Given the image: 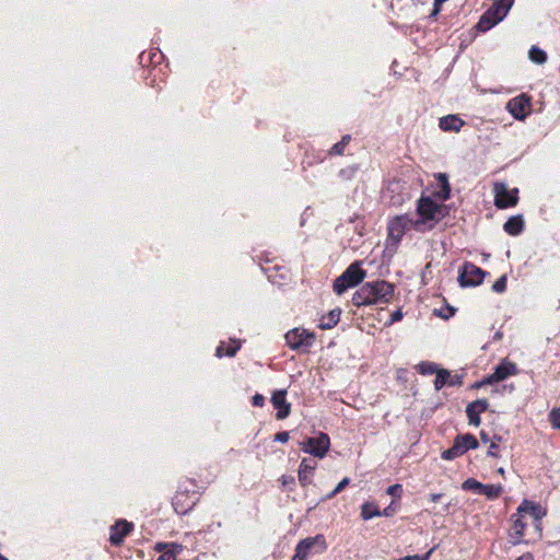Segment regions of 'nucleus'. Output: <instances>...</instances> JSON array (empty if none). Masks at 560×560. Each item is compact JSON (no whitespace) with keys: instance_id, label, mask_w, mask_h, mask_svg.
I'll use <instances>...</instances> for the list:
<instances>
[{"instance_id":"f257e3e1","label":"nucleus","mask_w":560,"mask_h":560,"mask_svg":"<svg viewBox=\"0 0 560 560\" xmlns=\"http://www.w3.org/2000/svg\"><path fill=\"white\" fill-rule=\"evenodd\" d=\"M394 295V285L385 280L366 282L353 294L355 306L388 303Z\"/></svg>"},{"instance_id":"f03ea898","label":"nucleus","mask_w":560,"mask_h":560,"mask_svg":"<svg viewBox=\"0 0 560 560\" xmlns=\"http://www.w3.org/2000/svg\"><path fill=\"white\" fill-rule=\"evenodd\" d=\"M443 208L433 201L430 197H421L417 206V219H415V230L424 232L431 230L442 219Z\"/></svg>"},{"instance_id":"7ed1b4c3","label":"nucleus","mask_w":560,"mask_h":560,"mask_svg":"<svg viewBox=\"0 0 560 560\" xmlns=\"http://www.w3.org/2000/svg\"><path fill=\"white\" fill-rule=\"evenodd\" d=\"M366 272L360 267L359 262L351 264L341 276L334 282V291L337 294H342L349 288H353L363 281Z\"/></svg>"},{"instance_id":"20e7f679","label":"nucleus","mask_w":560,"mask_h":560,"mask_svg":"<svg viewBox=\"0 0 560 560\" xmlns=\"http://www.w3.org/2000/svg\"><path fill=\"white\" fill-rule=\"evenodd\" d=\"M326 548L327 545L323 535L307 537L296 545L292 560H307L311 555L323 552Z\"/></svg>"},{"instance_id":"39448f33","label":"nucleus","mask_w":560,"mask_h":560,"mask_svg":"<svg viewBox=\"0 0 560 560\" xmlns=\"http://www.w3.org/2000/svg\"><path fill=\"white\" fill-rule=\"evenodd\" d=\"M284 338L292 350L307 352L315 341V334L304 328H293L285 334Z\"/></svg>"},{"instance_id":"423d86ee","label":"nucleus","mask_w":560,"mask_h":560,"mask_svg":"<svg viewBox=\"0 0 560 560\" xmlns=\"http://www.w3.org/2000/svg\"><path fill=\"white\" fill-rule=\"evenodd\" d=\"M411 228L415 229V218L410 214H401L396 215L388 222V238L394 243L397 244L401 241L405 233L410 230Z\"/></svg>"},{"instance_id":"0eeeda50","label":"nucleus","mask_w":560,"mask_h":560,"mask_svg":"<svg viewBox=\"0 0 560 560\" xmlns=\"http://www.w3.org/2000/svg\"><path fill=\"white\" fill-rule=\"evenodd\" d=\"M486 271L471 262H465L458 276L460 287H476L482 283Z\"/></svg>"},{"instance_id":"6e6552de","label":"nucleus","mask_w":560,"mask_h":560,"mask_svg":"<svg viewBox=\"0 0 560 560\" xmlns=\"http://www.w3.org/2000/svg\"><path fill=\"white\" fill-rule=\"evenodd\" d=\"M330 445L329 436L325 433H320L316 438H310L302 444V450L305 453H310L316 457H324Z\"/></svg>"},{"instance_id":"1a4fd4ad","label":"nucleus","mask_w":560,"mask_h":560,"mask_svg":"<svg viewBox=\"0 0 560 560\" xmlns=\"http://www.w3.org/2000/svg\"><path fill=\"white\" fill-rule=\"evenodd\" d=\"M517 373V368L513 362L508 360H503L495 369L494 372L485 378L483 381L476 384V387H480L486 384H492L494 382H500L509 376L515 375Z\"/></svg>"},{"instance_id":"9d476101","label":"nucleus","mask_w":560,"mask_h":560,"mask_svg":"<svg viewBox=\"0 0 560 560\" xmlns=\"http://www.w3.org/2000/svg\"><path fill=\"white\" fill-rule=\"evenodd\" d=\"M517 189L512 191L508 190L506 187L501 185H495V206L499 209H504L508 207L515 206L517 202Z\"/></svg>"},{"instance_id":"9b49d317","label":"nucleus","mask_w":560,"mask_h":560,"mask_svg":"<svg viewBox=\"0 0 560 560\" xmlns=\"http://www.w3.org/2000/svg\"><path fill=\"white\" fill-rule=\"evenodd\" d=\"M489 407L487 399H477L466 407V415L469 420V424L478 427L481 422L479 415L486 411Z\"/></svg>"},{"instance_id":"f8f14e48","label":"nucleus","mask_w":560,"mask_h":560,"mask_svg":"<svg viewBox=\"0 0 560 560\" xmlns=\"http://www.w3.org/2000/svg\"><path fill=\"white\" fill-rule=\"evenodd\" d=\"M132 528V523H129L125 520L117 521L116 524L110 527V542L115 546L120 545L124 538L131 532Z\"/></svg>"},{"instance_id":"ddd939ff","label":"nucleus","mask_w":560,"mask_h":560,"mask_svg":"<svg viewBox=\"0 0 560 560\" xmlns=\"http://www.w3.org/2000/svg\"><path fill=\"white\" fill-rule=\"evenodd\" d=\"M528 106L529 98L522 95L510 100L506 107L515 119L523 120L526 117V107Z\"/></svg>"},{"instance_id":"4468645a","label":"nucleus","mask_w":560,"mask_h":560,"mask_svg":"<svg viewBox=\"0 0 560 560\" xmlns=\"http://www.w3.org/2000/svg\"><path fill=\"white\" fill-rule=\"evenodd\" d=\"M287 390H278L273 393L271 402L277 409L276 417L279 420L285 419L290 415V404L285 400Z\"/></svg>"},{"instance_id":"2eb2a0df","label":"nucleus","mask_w":560,"mask_h":560,"mask_svg":"<svg viewBox=\"0 0 560 560\" xmlns=\"http://www.w3.org/2000/svg\"><path fill=\"white\" fill-rule=\"evenodd\" d=\"M316 467V463L315 462H311L306 458H304L301 464H300V468H299V481L301 482V485L303 487L307 486L311 483V475L312 472L314 471Z\"/></svg>"},{"instance_id":"dca6fc26","label":"nucleus","mask_w":560,"mask_h":560,"mask_svg":"<svg viewBox=\"0 0 560 560\" xmlns=\"http://www.w3.org/2000/svg\"><path fill=\"white\" fill-rule=\"evenodd\" d=\"M439 126L444 131H459L464 121L456 115H447L440 119Z\"/></svg>"},{"instance_id":"f3484780","label":"nucleus","mask_w":560,"mask_h":560,"mask_svg":"<svg viewBox=\"0 0 560 560\" xmlns=\"http://www.w3.org/2000/svg\"><path fill=\"white\" fill-rule=\"evenodd\" d=\"M454 443L460 448L462 454L478 447L477 439L470 433L457 435Z\"/></svg>"},{"instance_id":"a211bd4d","label":"nucleus","mask_w":560,"mask_h":560,"mask_svg":"<svg viewBox=\"0 0 560 560\" xmlns=\"http://www.w3.org/2000/svg\"><path fill=\"white\" fill-rule=\"evenodd\" d=\"M513 3L514 0H499L494 2L489 10L492 12L493 15H495L497 20L501 22L506 16Z\"/></svg>"},{"instance_id":"6ab92c4d","label":"nucleus","mask_w":560,"mask_h":560,"mask_svg":"<svg viewBox=\"0 0 560 560\" xmlns=\"http://www.w3.org/2000/svg\"><path fill=\"white\" fill-rule=\"evenodd\" d=\"M504 231L513 236L521 234L524 230V221L521 215L511 217L503 225Z\"/></svg>"},{"instance_id":"aec40b11","label":"nucleus","mask_w":560,"mask_h":560,"mask_svg":"<svg viewBox=\"0 0 560 560\" xmlns=\"http://www.w3.org/2000/svg\"><path fill=\"white\" fill-rule=\"evenodd\" d=\"M340 314L341 311L339 308L331 310L327 315L320 318L318 327L323 330L331 329L338 324Z\"/></svg>"},{"instance_id":"412c9836","label":"nucleus","mask_w":560,"mask_h":560,"mask_svg":"<svg viewBox=\"0 0 560 560\" xmlns=\"http://www.w3.org/2000/svg\"><path fill=\"white\" fill-rule=\"evenodd\" d=\"M500 21L497 20L495 15L492 14V12L488 9L480 18L479 22L477 23V28L480 32H486L492 28L494 25H497Z\"/></svg>"},{"instance_id":"4be33fe9","label":"nucleus","mask_w":560,"mask_h":560,"mask_svg":"<svg viewBox=\"0 0 560 560\" xmlns=\"http://www.w3.org/2000/svg\"><path fill=\"white\" fill-rule=\"evenodd\" d=\"M522 513H528L535 520H539L541 517V508L540 505L535 504L528 500H524L517 508V514Z\"/></svg>"},{"instance_id":"5701e85b","label":"nucleus","mask_w":560,"mask_h":560,"mask_svg":"<svg viewBox=\"0 0 560 560\" xmlns=\"http://www.w3.org/2000/svg\"><path fill=\"white\" fill-rule=\"evenodd\" d=\"M513 533L511 534V542L513 545H517L521 542V539L524 535L525 529V523L521 520V517H516V515H513Z\"/></svg>"},{"instance_id":"b1692460","label":"nucleus","mask_w":560,"mask_h":560,"mask_svg":"<svg viewBox=\"0 0 560 560\" xmlns=\"http://www.w3.org/2000/svg\"><path fill=\"white\" fill-rule=\"evenodd\" d=\"M529 59L537 63V65H544L547 61V54L542 49H540L537 46H532L528 51Z\"/></svg>"},{"instance_id":"393cba45","label":"nucleus","mask_w":560,"mask_h":560,"mask_svg":"<svg viewBox=\"0 0 560 560\" xmlns=\"http://www.w3.org/2000/svg\"><path fill=\"white\" fill-rule=\"evenodd\" d=\"M503 487L501 485H483L481 494L489 500H494L501 495Z\"/></svg>"},{"instance_id":"a878e982","label":"nucleus","mask_w":560,"mask_h":560,"mask_svg":"<svg viewBox=\"0 0 560 560\" xmlns=\"http://www.w3.org/2000/svg\"><path fill=\"white\" fill-rule=\"evenodd\" d=\"M361 516L363 520H371L375 516H381V511L373 503H364L361 508Z\"/></svg>"},{"instance_id":"bb28decb","label":"nucleus","mask_w":560,"mask_h":560,"mask_svg":"<svg viewBox=\"0 0 560 560\" xmlns=\"http://www.w3.org/2000/svg\"><path fill=\"white\" fill-rule=\"evenodd\" d=\"M240 347H241V345L234 340L233 345H230L224 350V343L222 342L220 346L217 347V355L220 358L223 355L234 357L235 353L237 352V350L240 349Z\"/></svg>"},{"instance_id":"cd10ccee","label":"nucleus","mask_w":560,"mask_h":560,"mask_svg":"<svg viewBox=\"0 0 560 560\" xmlns=\"http://www.w3.org/2000/svg\"><path fill=\"white\" fill-rule=\"evenodd\" d=\"M448 378H451V373L447 370L436 371V378L434 382L435 389H442L446 384H448Z\"/></svg>"},{"instance_id":"c85d7f7f","label":"nucleus","mask_w":560,"mask_h":560,"mask_svg":"<svg viewBox=\"0 0 560 560\" xmlns=\"http://www.w3.org/2000/svg\"><path fill=\"white\" fill-rule=\"evenodd\" d=\"M172 549H168L166 551H164L159 558L158 560H177L176 559V555L182 551L183 547L182 545L179 544H176V542H173L172 545Z\"/></svg>"},{"instance_id":"c756f323","label":"nucleus","mask_w":560,"mask_h":560,"mask_svg":"<svg viewBox=\"0 0 560 560\" xmlns=\"http://www.w3.org/2000/svg\"><path fill=\"white\" fill-rule=\"evenodd\" d=\"M482 488H483V483L477 481L474 478H469V479L465 480L462 485L463 490H472L478 493H481Z\"/></svg>"},{"instance_id":"7c9ffc66","label":"nucleus","mask_w":560,"mask_h":560,"mask_svg":"<svg viewBox=\"0 0 560 560\" xmlns=\"http://www.w3.org/2000/svg\"><path fill=\"white\" fill-rule=\"evenodd\" d=\"M358 172V165H350L339 171V177L343 180H351Z\"/></svg>"},{"instance_id":"2f4dec72","label":"nucleus","mask_w":560,"mask_h":560,"mask_svg":"<svg viewBox=\"0 0 560 560\" xmlns=\"http://www.w3.org/2000/svg\"><path fill=\"white\" fill-rule=\"evenodd\" d=\"M460 455H463L460 448L456 445V443H454L451 448L445 450L442 453V458L445 460H452Z\"/></svg>"},{"instance_id":"473e14b6","label":"nucleus","mask_w":560,"mask_h":560,"mask_svg":"<svg viewBox=\"0 0 560 560\" xmlns=\"http://www.w3.org/2000/svg\"><path fill=\"white\" fill-rule=\"evenodd\" d=\"M418 371L421 373V374H424V375H431L433 373H436V366L433 364V363H430V362H422L418 365Z\"/></svg>"},{"instance_id":"72a5a7b5","label":"nucleus","mask_w":560,"mask_h":560,"mask_svg":"<svg viewBox=\"0 0 560 560\" xmlns=\"http://www.w3.org/2000/svg\"><path fill=\"white\" fill-rule=\"evenodd\" d=\"M439 179L440 182L442 183V198L444 200L448 199L450 198V184L447 182V177L445 174H439Z\"/></svg>"},{"instance_id":"f704fd0d","label":"nucleus","mask_w":560,"mask_h":560,"mask_svg":"<svg viewBox=\"0 0 560 560\" xmlns=\"http://www.w3.org/2000/svg\"><path fill=\"white\" fill-rule=\"evenodd\" d=\"M508 278L505 275L501 276L492 285V290L497 293H502L506 290Z\"/></svg>"},{"instance_id":"c9c22d12","label":"nucleus","mask_w":560,"mask_h":560,"mask_svg":"<svg viewBox=\"0 0 560 560\" xmlns=\"http://www.w3.org/2000/svg\"><path fill=\"white\" fill-rule=\"evenodd\" d=\"M350 482V479L348 477L343 478L336 488L326 495V499H332L335 495H337L339 492H341Z\"/></svg>"},{"instance_id":"e433bc0d","label":"nucleus","mask_w":560,"mask_h":560,"mask_svg":"<svg viewBox=\"0 0 560 560\" xmlns=\"http://www.w3.org/2000/svg\"><path fill=\"white\" fill-rule=\"evenodd\" d=\"M549 421L555 429H560V408H555L550 411Z\"/></svg>"},{"instance_id":"4c0bfd02","label":"nucleus","mask_w":560,"mask_h":560,"mask_svg":"<svg viewBox=\"0 0 560 560\" xmlns=\"http://www.w3.org/2000/svg\"><path fill=\"white\" fill-rule=\"evenodd\" d=\"M433 550H434V548L430 549L423 556H420V555L406 556V557H402V558H399V559H396V560H429V558L431 557Z\"/></svg>"},{"instance_id":"58836bf2","label":"nucleus","mask_w":560,"mask_h":560,"mask_svg":"<svg viewBox=\"0 0 560 560\" xmlns=\"http://www.w3.org/2000/svg\"><path fill=\"white\" fill-rule=\"evenodd\" d=\"M386 492H387V494H389L392 497L400 498L401 492H402V487L400 485L396 483V485L389 486L387 488Z\"/></svg>"},{"instance_id":"ea45409f","label":"nucleus","mask_w":560,"mask_h":560,"mask_svg":"<svg viewBox=\"0 0 560 560\" xmlns=\"http://www.w3.org/2000/svg\"><path fill=\"white\" fill-rule=\"evenodd\" d=\"M345 148L346 145H343V143H341L340 141L337 142L336 144H334L329 151L330 154H334V155H341L345 151Z\"/></svg>"},{"instance_id":"a19ab883","label":"nucleus","mask_w":560,"mask_h":560,"mask_svg":"<svg viewBox=\"0 0 560 560\" xmlns=\"http://www.w3.org/2000/svg\"><path fill=\"white\" fill-rule=\"evenodd\" d=\"M252 402L256 407H262L265 404V397L260 394H256L253 396Z\"/></svg>"},{"instance_id":"79ce46f5","label":"nucleus","mask_w":560,"mask_h":560,"mask_svg":"<svg viewBox=\"0 0 560 560\" xmlns=\"http://www.w3.org/2000/svg\"><path fill=\"white\" fill-rule=\"evenodd\" d=\"M289 438H290L289 432L282 431V432H279L276 434L275 441L280 442V443H285V442H288Z\"/></svg>"},{"instance_id":"37998d69","label":"nucleus","mask_w":560,"mask_h":560,"mask_svg":"<svg viewBox=\"0 0 560 560\" xmlns=\"http://www.w3.org/2000/svg\"><path fill=\"white\" fill-rule=\"evenodd\" d=\"M172 544H173V542H171V544L158 542V544L155 545L154 549H155L156 551H159V552H162V553H163L164 551H166V550H168V549H172V546H171Z\"/></svg>"},{"instance_id":"c03bdc74","label":"nucleus","mask_w":560,"mask_h":560,"mask_svg":"<svg viewBox=\"0 0 560 560\" xmlns=\"http://www.w3.org/2000/svg\"><path fill=\"white\" fill-rule=\"evenodd\" d=\"M402 318V312L400 310H397L395 311L392 315H390V320H389V324H394L398 320H400Z\"/></svg>"},{"instance_id":"a18cd8bd","label":"nucleus","mask_w":560,"mask_h":560,"mask_svg":"<svg viewBox=\"0 0 560 560\" xmlns=\"http://www.w3.org/2000/svg\"><path fill=\"white\" fill-rule=\"evenodd\" d=\"M498 447V444L495 442H491L490 446H489V450L487 452V454L489 456H497L495 454V448Z\"/></svg>"},{"instance_id":"49530a36","label":"nucleus","mask_w":560,"mask_h":560,"mask_svg":"<svg viewBox=\"0 0 560 560\" xmlns=\"http://www.w3.org/2000/svg\"><path fill=\"white\" fill-rule=\"evenodd\" d=\"M459 384H460L459 377L457 375H455V376L451 375V378H448V385L455 386V385H459Z\"/></svg>"},{"instance_id":"de8ad7c7","label":"nucleus","mask_w":560,"mask_h":560,"mask_svg":"<svg viewBox=\"0 0 560 560\" xmlns=\"http://www.w3.org/2000/svg\"><path fill=\"white\" fill-rule=\"evenodd\" d=\"M442 497H443V494H441V493H432V494H430V501L438 502Z\"/></svg>"},{"instance_id":"09e8293b","label":"nucleus","mask_w":560,"mask_h":560,"mask_svg":"<svg viewBox=\"0 0 560 560\" xmlns=\"http://www.w3.org/2000/svg\"><path fill=\"white\" fill-rule=\"evenodd\" d=\"M293 482H294V478L293 477H289V478H287L285 476L282 477V483L283 485L293 483Z\"/></svg>"},{"instance_id":"8fccbe9b","label":"nucleus","mask_w":560,"mask_h":560,"mask_svg":"<svg viewBox=\"0 0 560 560\" xmlns=\"http://www.w3.org/2000/svg\"><path fill=\"white\" fill-rule=\"evenodd\" d=\"M392 510L390 508H386L384 511H381V516H390Z\"/></svg>"},{"instance_id":"3c124183","label":"nucleus","mask_w":560,"mask_h":560,"mask_svg":"<svg viewBox=\"0 0 560 560\" xmlns=\"http://www.w3.org/2000/svg\"><path fill=\"white\" fill-rule=\"evenodd\" d=\"M350 141V136L346 135L341 138L340 142L343 143V145H347Z\"/></svg>"},{"instance_id":"603ef678","label":"nucleus","mask_w":560,"mask_h":560,"mask_svg":"<svg viewBox=\"0 0 560 560\" xmlns=\"http://www.w3.org/2000/svg\"><path fill=\"white\" fill-rule=\"evenodd\" d=\"M448 311H450V314H447V315L440 314V316L447 319L450 316L454 315L455 310L453 307H448Z\"/></svg>"},{"instance_id":"864d4df0","label":"nucleus","mask_w":560,"mask_h":560,"mask_svg":"<svg viewBox=\"0 0 560 560\" xmlns=\"http://www.w3.org/2000/svg\"><path fill=\"white\" fill-rule=\"evenodd\" d=\"M480 438H481V440H482L485 443H487V442L489 441V436H488V434H487L486 432H483V431H481V432H480Z\"/></svg>"},{"instance_id":"5fc2aeb1","label":"nucleus","mask_w":560,"mask_h":560,"mask_svg":"<svg viewBox=\"0 0 560 560\" xmlns=\"http://www.w3.org/2000/svg\"><path fill=\"white\" fill-rule=\"evenodd\" d=\"M516 560H533V557L530 555H524L518 557Z\"/></svg>"},{"instance_id":"6e6d98bb","label":"nucleus","mask_w":560,"mask_h":560,"mask_svg":"<svg viewBox=\"0 0 560 560\" xmlns=\"http://www.w3.org/2000/svg\"><path fill=\"white\" fill-rule=\"evenodd\" d=\"M450 506H451V502L446 503V504L443 506V512H444V513H448Z\"/></svg>"},{"instance_id":"4d7b16f0","label":"nucleus","mask_w":560,"mask_h":560,"mask_svg":"<svg viewBox=\"0 0 560 560\" xmlns=\"http://www.w3.org/2000/svg\"><path fill=\"white\" fill-rule=\"evenodd\" d=\"M398 187H399V185H398V184H392V185L389 186V188H392V190H395V189H397Z\"/></svg>"},{"instance_id":"13d9d810","label":"nucleus","mask_w":560,"mask_h":560,"mask_svg":"<svg viewBox=\"0 0 560 560\" xmlns=\"http://www.w3.org/2000/svg\"><path fill=\"white\" fill-rule=\"evenodd\" d=\"M498 472L503 476L504 475V469L503 468H499Z\"/></svg>"},{"instance_id":"bf43d9fd","label":"nucleus","mask_w":560,"mask_h":560,"mask_svg":"<svg viewBox=\"0 0 560 560\" xmlns=\"http://www.w3.org/2000/svg\"><path fill=\"white\" fill-rule=\"evenodd\" d=\"M0 559H1V560H7V559H4L2 556H0Z\"/></svg>"}]
</instances>
